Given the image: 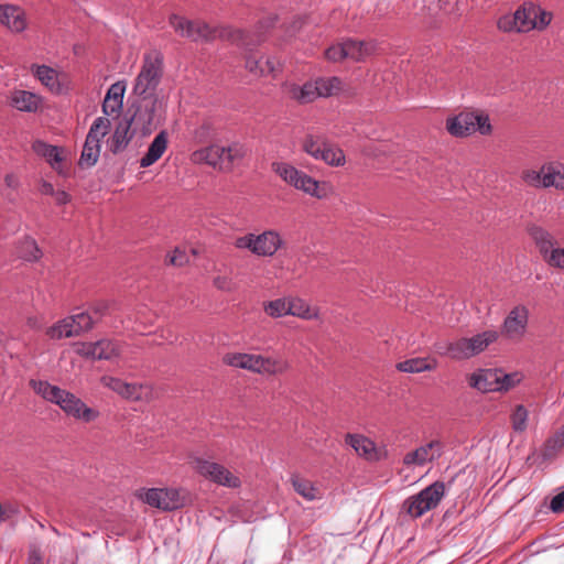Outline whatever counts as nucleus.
Segmentation results:
<instances>
[{"label":"nucleus","instance_id":"37","mask_svg":"<svg viewBox=\"0 0 564 564\" xmlns=\"http://www.w3.org/2000/svg\"><path fill=\"white\" fill-rule=\"evenodd\" d=\"M219 153H223V145L212 144L205 149L194 152L193 160L195 162H205L220 170Z\"/></svg>","mask_w":564,"mask_h":564},{"label":"nucleus","instance_id":"6","mask_svg":"<svg viewBox=\"0 0 564 564\" xmlns=\"http://www.w3.org/2000/svg\"><path fill=\"white\" fill-rule=\"evenodd\" d=\"M162 57L156 52L144 55L140 73L134 79L133 93L140 97L158 96L154 94L162 78Z\"/></svg>","mask_w":564,"mask_h":564},{"label":"nucleus","instance_id":"9","mask_svg":"<svg viewBox=\"0 0 564 564\" xmlns=\"http://www.w3.org/2000/svg\"><path fill=\"white\" fill-rule=\"evenodd\" d=\"M302 149L313 159L323 161L330 166H343L346 162L341 149L312 133L306 134L303 139Z\"/></svg>","mask_w":564,"mask_h":564},{"label":"nucleus","instance_id":"50","mask_svg":"<svg viewBox=\"0 0 564 564\" xmlns=\"http://www.w3.org/2000/svg\"><path fill=\"white\" fill-rule=\"evenodd\" d=\"M188 261V254L178 248H176L172 256L170 257V263L176 267H182L186 264Z\"/></svg>","mask_w":564,"mask_h":564},{"label":"nucleus","instance_id":"3","mask_svg":"<svg viewBox=\"0 0 564 564\" xmlns=\"http://www.w3.org/2000/svg\"><path fill=\"white\" fill-rule=\"evenodd\" d=\"M166 102L163 96L143 97L134 107L133 115L128 118L134 128L147 135L161 123L164 118Z\"/></svg>","mask_w":564,"mask_h":564},{"label":"nucleus","instance_id":"31","mask_svg":"<svg viewBox=\"0 0 564 564\" xmlns=\"http://www.w3.org/2000/svg\"><path fill=\"white\" fill-rule=\"evenodd\" d=\"M346 443L361 457L372 460L377 458L375 443L359 434H347Z\"/></svg>","mask_w":564,"mask_h":564},{"label":"nucleus","instance_id":"41","mask_svg":"<svg viewBox=\"0 0 564 564\" xmlns=\"http://www.w3.org/2000/svg\"><path fill=\"white\" fill-rule=\"evenodd\" d=\"M289 297L275 299L264 303L263 311L272 318H280L289 315Z\"/></svg>","mask_w":564,"mask_h":564},{"label":"nucleus","instance_id":"34","mask_svg":"<svg viewBox=\"0 0 564 564\" xmlns=\"http://www.w3.org/2000/svg\"><path fill=\"white\" fill-rule=\"evenodd\" d=\"M289 315L300 317L302 319H315L318 317V310L312 307L306 301L300 297H289Z\"/></svg>","mask_w":564,"mask_h":564},{"label":"nucleus","instance_id":"40","mask_svg":"<svg viewBox=\"0 0 564 564\" xmlns=\"http://www.w3.org/2000/svg\"><path fill=\"white\" fill-rule=\"evenodd\" d=\"M110 126L109 118L105 116L98 117L94 120L86 138L100 143L104 137L109 132Z\"/></svg>","mask_w":564,"mask_h":564},{"label":"nucleus","instance_id":"55","mask_svg":"<svg viewBox=\"0 0 564 564\" xmlns=\"http://www.w3.org/2000/svg\"><path fill=\"white\" fill-rule=\"evenodd\" d=\"M39 191L43 195H53L55 192L53 185L46 181L41 182Z\"/></svg>","mask_w":564,"mask_h":564},{"label":"nucleus","instance_id":"13","mask_svg":"<svg viewBox=\"0 0 564 564\" xmlns=\"http://www.w3.org/2000/svg\"><path fill=\"white\" fill-rule=\"evenodd\" d=\"M119 341L102 338L95 343L73 341V352L91 360H115L121 354Z\"/></svg>","mask_w":564,"mask_h":564},{"label":"nucleus","instance_id":"38","mask_svg":"<svg viewBox=\"0 0 564 564\" xmlns=\"http://www.w3.org/2000/svg\"><path fill=\"white\" fill-rule=\"evenodd\" d=\"M436 361L430 362L426 358H412L401 361L397 365V369L402 372L417 373L430 371L436 368Z\"/></svg>","mask_w":564,"mask_h":564},{"label":"nucleus","instance_id":"17","mask_svg":"<svg viewBox=\"0 0 564 564\" xmlns=\"http://www.w3.org/2000/svg\"><path fill=\"white\" fill-rule=\"evenodd\" d=\"M528 323V307L517 305L506 316L501 327V335L510 341H520L527 333Z\"/></svg>","mask_w":564,"mask_h":564},{"label":"nucleus","instance_id":"23","mask_svg":"<svg viewBox=\"0 0 564 564\" xmlns=\"http://www.w3.org/2000/svg\"><path fill=\"white\" fill-rule=\"evenodd\" d=\"M499 368L478 369L468 377V384L482 393L498 392Z\"/></svg>","mask_w":564,"mask_h":564},{"label":"nucleus","instance_id":"25","mask_svg":"<svg viewBox=\"0 0 564 564\" xmlns=\"http://www.w3.org/2000/svg\"><path fill=\"white\" fill-rule=\"evenodd\" d=\"M32 150L37 156L44 159L58 174L63 173L64 150L62 148L48 144L42 140H35L32 143Z\"/></svg>","mask_w":564,"mask_h":564},{"label":"nucleus","instance_id":"5","mask_svg":"<svg viewBox=\"0 0 564 564\" xmlns=\"http://www.w3.org/2000/svg\"><path fill=\"white\" fill-rule=\"evenodd\" d=\"M339 88L340 80L337 77L318 78L302 86L290 84L285 87V94L300 104H308L319 97L332 96Z\"/></svg>","mask_w":564,"mask_h":564},{"label":"nucleus","instance_id":"26","mask_svg":"<svg viewBox=\"0 0 564 564\" xmlns=\"http://www.w3.org/2000/svg\"><path fill=\"white\" fill-rule=\"evenodd\" d=\"M106 307L94 310L73 308V335L87 332L102 317Z\"/></svg>","mask_w":564,"mask_h":564},{"label":"nucleus","instance_id":"14","mask_svg":"<svg viewBox=\"0 0 564 564\" xmlns=\"http://www.w3.org/2000/svg\"><path fill=\"white\" fill-rule=\"evenodd\" d=\"M530 235L546 263L554 268L564 269V248L555 246L554 237L541 227H532Z\"/></svg>","mask_w":564,"mask_h":564},{"label":"nucleus","instance_id":"57","mask_svg":"<svg viewBox=\"0 0 564 564\" xmlns=\"http://www.w3.org/2000/svg\"><path fill=\"white\" fill-rule=\"evenodd\" d=\"M4 182L8 187H15L18 185V180L13 174L6 175Z\"/></svg>","mask_w":564,"mask_h":564},{"label":"nucleus","instance_id":"56","mask_svg":"<svg viewBox=\"0 0 564 564\" xmlns=\"http://www.w3.org/2000/svg\"><path fill=\"white\" fill-rule=\"evenodd\" d=\"M275 22V17H268L265 20L261 21L259 23V30H268L269 28L273 26Z\"/></svg>","mask_w":564,"mask_h":564},{"label":"nucleus","instance_id":"4","mask_svg":"<svg viewBox=\"0 0 564 564\" xmlns=\"http://www.w3.org/2000/svg\"><path fill=\"white\" fill-rule=\"evenodd\" d=\"M224 361L231 367L264 376L278 375L288 368V364L281 358L263 357L254 354L231 352L224 357Z\"/></svg>","mask_w":564,"mask_h":564},{"label":"nucleus","instance_id":"8","mask_svg":"<svg viewBox=\"0 0 564 564\" xmlns=\"http://www.w3.org/2000/svg\"><path fill=\"white\" fill-rule=\"evenodd\" d=\"M239 249H247L259 257H272L284 245L283 239L276 230H264L259 235L247 234L238 237L235 242Z\"/></svg>","mask_w":564,"mask_h":564},{"label":"nucleus","instance_id":"35","mask_svg":"<svg viewBox=\"0 0 564 564\" xmlns=\"http://www.w3.org/2000/svg\"><path fill=\"white\" fill-rule=\"evenodd\" d=\"M294 490L307 501H314L321 498V491L312 481L294 476L291 479Z\"/></svg>","mask_w":564,"mask_h":564},{"label":"nucleus","instance_id":"22","mask_svg":"<svg viewBox=\"0 0 564 564\" xmlns=\"http://www.w3.org/2000/svg\"><path fill=\"white\" fill-rule=\"evenodd\" d=\"M442 453L443 444L440 441L434 440L405 454L403 457V464L406 466H424L426 463L441 457Z\"/></svg>","mask_w":564,"mask_h":564},{"label":"nucleus","instance_id":"21","mask_svg":"<svg viewBox=\"0 0 564 564\" xmlns=\"http://www.w3.org/2000/svg\"><path fill=\"white\" fill-rule=\"evenodd\" d=\"M33 390L43 399L53 402L68 415L70 413V394L56 386H52L47 381L31 380Z\"/></svg>","mask_w":564,"mask_h":564},{"label":"nucleus","instance_id":"1","mask_svg":"<svg viewBox=\"0 0 564 564\" xmlns=\"http://www.w3.org/2000/svg\"><path fill=\"white\" fill-rule=\"evenodd\" d=\"M500 333L496 329H487L471 337H459L447 343L435 345L436 352L454 360H467L484 352L491 344L496 343Z\"/></svg>","mask_w":564,"mask_h":564},{"label":"nucleus","instance_id":"59","mask_svg":"<svg viewBox=\"0 0 564 564\" xmlns=\"http://www.w3.org/2000/svg\"><path fill=\"white\" fill-rule=\"evenodd\" d=\"M30 560L32 561L31 564H43L40 554L36 552L31 553Z\"/></svg>","mask_w":564,"mask_h":564},{"label":"nucleus","instance_id":"10","mask_svg":"<svg viewBox=\"0 0 564 564\" xmlns=\"http://www.w3.org/2000/svg\"><path fill=\"white\" fill-rule=\"evenodd\" d=\"M189 464L200 476L219 486L228 488H237L240 486L239 477L224 465L198 456H191Z\"/></svg>","mask_w":564,"mask_h":564},{"label":"nucleus","instance_id":"43","mask_svg":"<svg viewBox=\"0 0 564 564\" xmlns=\"http://www.w3.org/2000/svg\"><path fill=\"white\" fill-rule=\"evenodd\" d=\"M528 417V410L521 404L517 405L511 414V423L513 431L518 433L524 432L527 429Z\"/></svg>","mask_w":564,"mask_h":564},{"label":"nucleus","instance_id":"45","mask_svg":"<svg viewBox=\"0 0 564 564\" xmlns=\"http://www.w3.org/2000/svg\"><path fill=\"white\" fill-rule=\"evenodd\" d=\"M47 335L51 339L70 337V323L66 318L58 322L56 325L48 328Z\"/></svg>","mask_w":564,"mask_h":564},{"label":"nucleus","instance_id":"16","mask_svg":"<svg viewBox=\"0 0 564 564\" xmlns=\"http://www.w3.org/2000/svg\"><path fill=\"white\" fill-rule=\"evenodd\" d=\"M143 502L163 511H171L184 506L185 497L174 488H151L140 494Z\"/></svg>","mask_w":564,"mask_h":564},{"label":"nucleus","instance_id":"39","mask_svg":"<svg viewBox=\"0 0 564 564\" xmlns=\"http://www.w3.org/2000/svg\"><path fill=\"white\" fill-rule=\"evenodd\" d=\"M100 154V143L86 138L82 156L79 160L80 166L90 167L95 165Z\"/></svg>","mask_w":564,"mask_h":564},{"label":"nucleus","instance_id":"49","mask_svg":"<svg viewBox=\"0 0 564 564\" xmlns=\"http://www.w3.org/2000/svg\"><path fill=\"white\" fill-rule=\"evenodd\" d=\"M124 91H126L124 84L121 82H117L109 87V89L106 94V97H108L109 99H113V100L123 102Z\"/></svg>","mask_w":564,"mask_h":564},{"label":"nucleus","instance_id":"12","mask_svg":"<svg viewBox=\"0 0 564 564\" xmlns=\"http://www.w3.org/2000/svg\"><path fill=\"white\" fill-rule=\"evenodd\" d=\"M376 45L372 42L346 40L341 43L329 46L325 51V57L330 62L350 59L360 62L375 53Z\"/></svg>","mask_w":564,"mask_h":564},{"label":"nucleus","instance_id":"42","mask_svg":"<svg viewBox=\"0 0 564 564\" xmlns=\"http://www.w3.org/2000/svg\"><path fill=\"white\" fill-rule=\"evenodd\" d=\"M499 380H498V392H507L518 386L524 378L523 373L520 371H514L511 373H505L502 369H499Z\"/></svg>","mask_w":564,"mask_h":564},{"label":"nucleus","instance_id":"60","mask_svg":"<svg viewBox=\"0 0 564 564\" xmlns=\"http://www.w3.org/2000/svg\"><path fill=\"white\" fill-rule=\"evenodd\" d=\"M28 324H29V326H30V327H32V328H37V327H40V323L37 322V319H36L35 317H30V318L28 319Z\"/></svg>","mask_w":564,"mask_h":564},{"label":"nucleus","instance_id":"53","mask_svg":"<svg viewBox=\"0 0 564 564\" xmlns=\"http://www.w3.org/2000/svg\"><path fill=\"white\" fill-rule=\"evenodd\" d=\"M214 284L217 289L223 291H229L231 289V281L227 276L215 278Z\"/></svg>","mask_w":564,"mask_h":564},{"label":"nucleus","instance_id":"30","mask_svg":"<svg viewBox=\"0 0 564 564\" xmlns=\"http://www.w3.org/2000/svg\"><path fill=\"white\" fill-rule=\"evenodd\" d=\"M279 62L274 57H263L250 54L246 57V67L250 73L270 75L276 70Z\"/></svg>","mask_w":564,"mask_h":564},{"label":"nucleus","instance_id":"48","mask_svg":"<svg viewBox=\"0 0 564 564\" xmlns=\"http://www.w3.org/2000/svg\"><path fill=\"white\" fill-rule=\"evenodd\" d=\"M234 41H236L239 45L251 50L249 46L258 44L261 41V36L259 34L257 35V39H253L247 32L239 30L235 33Z\"/></svg>","mask_w":564,"mask_h":564},{"label":"nucleus","instance_id":"24","mask_svg":"<svg viewBox=\"0 0 564 564\" xmlns=\"http://www.w3.org/2000/svg\"><path fill=\"white\" fill-rule=\"evenodd\" d=\"M0 23L14 33H20L28 26L23 9L13 4H0Z\"/></svg>","mask_w":564,"mask_h":564},{"label":"nucleus","instance_id":"44","mask_svg":"<svg viewBox=\"0 0 564 564\" xmlns=\"http://www.w3.org/2000/svg\"><path fill=\"white\" fill-rule=\"evenodd\" d=\"M73 416L82 419L85 422H90L96 419L97 412L86 406L79 399L73 397Z\"/></svg>","mask_w":564,"mask_h":564},{"label":"nucleus","instance_id":"20","mask_svg":"<svg viewBox=\"0 0 564 564\" xmlns=\"http://www.w3.org/2000/svg\"><path fill=\"white\" fill-rule=\"evenodd\" d=\"M100 381L104 387L109 388L128 400H141L148 397L151 391L148 386L127 383L111 376H104Z\"/></svg>","mask_w":564,"mask_h":564},{"label":"nucleus","instance_id":"29","mask_svg":"<svg viewBox=\"0 0 564 564\" xmlns=\"http://www.w3.org/2000/svg\"><path fill=\"white\" fill-rule=\"evenodd\" d=\"M169 135L165 130L160 131L150 143L147 153L140 160L141 167H149L154 164L167 148Z\"/></svg>","mask_w":564,"mask_h":564},{"label":"nucleus","instance_id":"46","mask_svg":"<svg viewBox=\"0 0 564 564\" xmlns=\"http://www.w3.org/2000/svg\"><path fill=\"white\" fill-rule=\"evenodd\" d=\"M519 14H507L498 20V28L505 32L517 31L519 32L518 21Z\"/></svg>","mask_w":564,"mask_h":564},{"label":"nucleus","instance_id":"52","mask_svg":"<svg viewBox=\"0 0 564 564\" xmlns=\"http://www.w3.org/2000/svg\"><path fill=\"white\" fill-rule=\"evenodd\" d=\"M17 513H18V509L13 505H11V503L1 505L0 503V522H4V521L9 520Z\"/></svg>","mask_w":564,"mask_h":564},{"label":"nucleus","instance_id":"28","mask_svg":"<svg viewBox=\"0 0 564 564\" xmlns=\"http://www.w3.org/2000/svg\"><path fill=\"white\" fill-rule=\"evenodd\" d=\"M10 106L19 111L35 112L41 105V97L28 90H13L9 98Z\"/></svg>","mask_w":564,"mask_h":564},{"label":"nucleus","instance_id":"19","mask_svg":"<svg viewBox=\"0 0 564 564\" xmlns=\"http://www.w3.org/2000/svg\"><path fill=\"white\" fill-rule=\"evenodd\" d=\"M519 14V32H528L533 29H543L551 21V15L541 8L530 4L516 11Z\"/></svg>","mask_w":564,"mask_h":564},{"label":"nucleus","instance_id":"2","mask_svg":"<svg viewBox=\"0 0 564 564\" xmlns=\"http://www.w3.org/2000/svg\"><path fill=\"white\" fill-rule=\"evenodd\" d=\"M272 170L286 184L312 197L324 199L329 194L330 186L326 182L319 183L289 163L274 162Z\"/></svg>","mask_w":564,"mask_h":564},{"label":"nucleus","instance_id":"7","mask_svg":"<svg viewBox=\"0 0 564 564\" xmlns=\"http://www.w3.org/2000/svg\"><path fill=\"white\" fill-rule=\"evenodd\" d=\"M445 496V484L435 481L422 489L419 494L406 498L402 510L411 518H420L425 512L435 509Z\"/></svg>","mask_w":564,"mask_h":564},{"label":"nucleus","instance_id":"58","mask_svg":"<svg viewBox=\"0 0 564 564\" xmlns=\"http://www.w3.org/2000/svg\"><path fill=\"white\" fill-rule=\"evenodd\" d=\"M554 442L557 443L560 446L564 445V426L561 429V431L555 435Z\"/></svg>","mask_w":564,"mask_h":564},{"label":"nucleus","instance_id":"27","mask_svg":"<svg viewBox=\"0 0 564 564\" xmlns=\"http://www.w3.org/2000/svg\"><path fill=\"white\" fill-rule=\"evenodd\" d=\"M133 126L131 124V121L128 120V118L120 121L112 134V137L109 140V149L112 153H119L123 151L129 142L132 140L134 133Z\"/></svg>","mask_w":564,"mask_h":564},{"label":"nucleus","instance_id":"33","mask_svg":"<svg viewBox=\"0 0 564 564\" xmlns=\"http://www.w3.org/2000/svg\"><path fill=\"white\" fill-rule=\"evenodd\" d=\"M32 73L52 93L58 94L61 91L62 87L58 80V74L52 67L46 65H33Z\"/></svg>","mask_w":564,"mask_h":564},{"label":"nucleus","instance_id":"54","mask_svg":"<svg viewBox=\"0 0 564 564\" xmlns=\"http://www.w3.org/2000/svg\"><path fill=\"white\" fill-rule=\"evenodd\" d=\"M52 196H54L58 205H64L68 202V194L65 191H55Z\"/></svg>","mask_w":564,"mask_h":564},{"label":"nucleus","instance_id":"18","mask_svg":"<svg viewBox=\"0 0 564 564\" xmlns=\"http://www.w3.org/2000/svg\"><path fill=\"white\" fill-rule=\"evenodd\" d=\"M171 26L180 35L191 39L193 41L207 40L210 36V28L202 21H189L177 14L170 17Z\"/></svg>","mask_w":564,"mask_h":564},{"label":"nucleus","instance_id":"15","mask_svg":"<svg viewBox=\"0 0 564 564\" xmlns=\"http://www.w3.org/2000/svg\"><path fill=\"white\" fill-rule=\"evenodd\" d=\"M523 180L534 187L554 186L564 191V165L551 163L540 170H528L523 173Z\"/></svg>","mask_w":564,"mask_h":564},{"label":"nucleus","instance_id":"51","mask_svg":"<svg viewBox=\"0 0 564 564\" xmlns=\"http://www.w3.org/2000/svg\"><path fill=\"white\" fill-rule=\"evenodd\" d=\"M550 509L554 513L564 512V490L552 498L550 502Z\"/></svg>","mask_w":564,"mask_h":564},{"label":"nucleus","instance_id":"47","mask_svg":"<svg viewBox=\"0 0 564 564\" xmlns=\"http://www.w3.org/2000/svg\"><path fill=\"white\" fill-rule=\"evenodd\" d=\"M122 104L123 102H121V101L109 99L108 97L105 96V99L102 102V112H104L105 117L109 118V117L118 116V113L122 109Z\"/></svg>","mask_w":564,"mask_h":564},{"label":"nucleus","instance_id":"11","mask_svg":"<svg viewBox=\"0 0 564 564\" xmlns=\"http://www.w3.org/2000/svg\"><path fill=\"white\" fill-rule=\"evenodd\" d=\"M446 128L454 137H466L477 131L480 134H488L491 131L488 116L475 112H460L449 118Z\"/></svg>","mask_w":564,"mask_h":564},{"label":"nucleus","instance_id":"36","mask_svg":"<svg viewBox=\"0 0 564 564\" xmlns=\"http://www.w3.org/2000/svg\"><path fill=\"white\" fill-rule=\"evenodd\" d=\"M15 253L25 261H36L42 253L34 239L24 237L15 247Z\"/></svg>","mask_w":564,"mask_h":564},{"label":"nucleus","instance_id":"32","mask_svg":"<svg viewBox=\"0 0 564 564\" xmlns=\"http://www.w3.org/2000/svg\"><path fill=\"white\" fill-rule=\"evenodd\" d=\"M246 151V148L239 142L223 147V153H219L220 170L229 171L236 162L245 156Z\"/></svg>","mask_w":564,"mask_h":564}]
</instances>
